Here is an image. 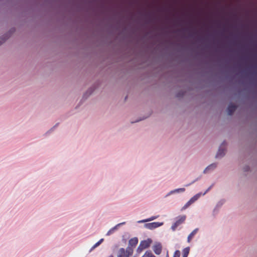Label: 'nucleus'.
<instances>
[{
    "label": "nucleus",
    "instance_id": "13",
    "mask_svg": "<svg viewBox=\"0 0 257 257\" xmlns=\"http://www.w3.org/2000/svg\"><path fill=\"white\" fill-rule=\"evenodd\" d=\"M124 224V222H123V223H119V224H118L116 226H115L114 227H113V228H111V229H110V230H109L107 232L106 235H110V234H111L113 232L114 230V229H115L116 228V227H117V226H119V225H121V224Z\"/></svg>",
    "mask_w": 257,
    "mask_h": 257
},
{
    "label": "nucleus",
    "instance_id": "15",
    "mask_svg": "<svg viewBox=\"0 0 257 257\" xmlns=\"http://www.w3.org/2000/svg\"><path fill=\"white\" fill-rule=\"evenodd\" d=\"M180 251L179 250H177L175 251L173 257H180Z\"/></svg>",
    "mask_w": 257,
    "mask_h": 257
},
{
    "label": "nucleus",
    "instance_id": "10",
    "mask_svg": "<svg viewBox=\"0 0 257 257\" xmlns=\"http://www.w3.org/2000/svg\"><path fill=\"white\" fill-rule=\"evenodd\" d=\"M142 257H156L151 251H147Z\"/></svg>",
    "mask_w": 257,
    "mask_h": 257
},
{
    "label": "nucleus",
    "instance_id": "18",
    "mask_svg": "<svg viewBox=\"0 0 257 257\" xmlns=\"http://www.w3.org/2000/svg\"><path fill=\"white\" fill-rule=\"evenodd\" d=\"M192 203H189V201L185 204V205L184 206V208H186L188 206H189L190 205H191Z\"/></svg>",
    "mask_w": 257,
    "mask_h": 257
},
{
    "label": "nucleus",
    "instance_id": "23",
    "mask_svg": "<svg viewBox=\"0 0 257 257\" xmlns=\"http://www.w3.org/2000/svg\"><path fill=\"white\" fill-rule=\"evenodd\" d=\"M182 257H187V256H184V255H183V256H182Z\"/></svg>",
    "mask_w": 257,
    "mask_h": 257
},
{
    "label": "nucleus",
    "instance_id": "21",
    "mask_svg": "<svg viewBox=\"0 0 257 257\" xmlns=\"http://www.w3.org/2000/svg\"><path fill=\"white\" fill-rule=\"evenodd\" d=\"M5 41V40H3V42H0V45Z\"/></svg>",
    "mask_w": 257,
    "mask_h": 257
},
{
    "label": "nucleus",
    "instance_id": "20",
    "mask_svg": "<svg viewBox=\"0 0 257 257\" xmlns=\"http://www.w3.org/2000/svg\"><path fill=\"white\" fill-rule=\"evenodd\" d=\"M166 257H169V253H168V251H167V254H166Z\"/></svg>",
    "mask_w": 257,
    "mask_h": 257
},
{
    "label": "nucleus",
    "instance_id": "2",
    "mask_svg": "<svg viewBox=\"0 0 257 257\" xmlns=\"http://www.w3.org/2000/svg\"><path fill=\"white\" fill-rule=\"evenodd\" d=\"M186 219V216L183 215L181 216H179L177 218L176 222L172 225L171 228L173 231H175L177 227L179 226L180 224L183 223Z\"/></svg>",
    "mask_w": 257,
    "mask_h": 257
},
{
    "label": "nucleus",
    "instance_id": "19",
    "mask_svg": "<svg viewBox=\"0 0 257 257\" xmlns=\"http://www.w3.org/2000/svg\"><path fill=\"white\" fill-rule=\"evenodd\" d=\"M210 188H211V187H209V188L206 190V191L204 193V194H205L207 192H208V191L210 190Z\"/></svg>",
    "mask_w": 257,
    "mask_h": 257
},
{
    "label": "nucleus",
    "instance_id": "8",
    "mask_svg": "<svg viewBox=\"0 0 257 257\" xmlns=\"http://www.w3.org/2000/svg\"><path fill=\"white\" fill-rule=\"evenodd\" d=\"M198 228L195 229L194 230L192 231V232L188 235L187 238V241L188 242H190L192 239V238L194 237V236L196 234V233L198 231Z\"/></svg>",
    "mask_w": 257,
    "mask_h": 257
},
{
    "label": "nucleus",
    "instance_id": "12",
    "mask_svg": "<svg viewBox=\"0 0 257 257\" xmlns=\"http://www.w3.org/2000/svg\"><path fill=\"white\" fill-rule=\"evenodd\" d=\"M216 167V164H212L211 165H210V166H208L204 171V173H207L208 172V170L209 169H214L215 168V167Z\"/></svg>",
    "mask_w": 257,
    "mask_h": 257
},
{
    "label": "nucleus",
    "instance_id": "6",
    "mask_svg": "<svg viewBox=\"0 0 257 257\" xmlns=\"http://www.w3.org/2000/svg\"><path fill=\"white\" fill-rule=\"evenodd\" d=\"M236 109V106L233 104H230L228 105L227 108L228 114L229 115H232V114L235 111Z\"/></svg>",
    "mask_w": 257,
    "mask_h": 257
},
{
    "label": "nucleus",
    "instance_id": "14",
    "mask_svg": "<svg viewBox=\"0 0 257 257\" xmlns=\"http://www.w3.org/2000/svg\"><path fill=\"white\" fill-rule=\"evenodd\" d=\"M157 218V216H153V217H151V218H150L149 219L143 220H142V221H139V222H148V221L153 220L156 219Z\"/></svg>",
    "mask_w": 257,
    "mask_h": 257
},
{
    "label": "nucleus",
    "instance_id": "17",
    "mask_svg": "<svg viewBox=\"0 0 257 257\" xmlns=\"http://www.w3.org/2000/svg\"><path fill=\"white\" fill-rule=\"evenodd\" d=\"M185 190V188H179V189H177L176 190H175L174 191V192H184Z\"/></svg>",
    "mask_w": 257,
    "mask_h": 257
},
{
    "label": "nucleus",
    "instance_id": "5",
    "mask_svg": "<svg viewBox=\"0 0 257 257\" xmlns=\"http://www.w3.org/2000/svg\"><path fill=\"white\" fill-rule=\"evenodd\" d=\"M153 249L155 254L159 255L161 254L162 250V246L160 243H156L153 247Z\"/></svg>",
    "mask_w": 257,
    "mask_h": 257
},
{
    "label": "nucleus",
    "instance_id": "7",
    "mask_svg": "<svg viewBox=\"0 0 257 257\" xmlns=\"http://www.w3.org/2000/svg\"><path fill=\"white\" fill-rule=\"evenodd\" d=\"M138 243V239L137 237H134L129 240V245L132 246H135Z\"/></svg>",
    "mask_w": 257,
    "mask_h": 257
},
{
    "label": "nucleus",
    "instance_id": "3",
    "mask_svg": "<svg viewBox=\"0 0 257 257\" xmlns=\"http://www.w3.org/2000/svg\"><path fill=\"white\" fill-rule=\"evenodd\" d=\"M163 224V223L162 222H154L146 224L145 226L147 228L152 229L162 225Z\"/></svg>",
    "mask_w": 257,
    "mask_h": 257
},
{
    "label": "nucleus",
    "instance_id": "11",
    "mask_svg": "<svg viewBox=\"0 0 257 257\" xmlns=\"http://www.w3.org/2000/svg\"><path fill=\"white\" fill-rule=\"evenodd\" d=\"M189 251H190L189 247L185 248L183 250V255L187 257L189 253Z\"/></svg>",
    "mask_w": 257,
    "mask_h": 257
},
{
    "label": "nucleus",
    "instance_id": "9",
    "mask_svg": "<svg viewBox=\"0 0 257 257\" xmlns=\"http://www.w3.org/2000/svg\"><path fill=\"white\" fill-rule=\"evenodd\" d=\"M200 194H198L193 196L192 198H191L190 200L189 201V203H193L195 201H196L200 197Z\"/></svg>",
    "mask_w": 257,
    "mask_h": 257
},
{
    "label": "nucleus",
    "instance_id": "1",
    "mask_svg": "<svg viewBox=\"0 0 257 257\" xmlns=\"http://www.w3.org/2000/svg\"><path fill=\"white\" fill-rule=\"evenodd\" d=\"M152 242V240L150 238L141 241L137 248V252L140 253L142 252L144 249L148 248L150 246Z\"/></svg>",
    "mask_w": 257,
    "mask_h": 257
},
{
    "label": "nucleus",
    "instance_id": "22",
    "mask_svg": "<svg viewBox=\"0 0 257 257\" xmlns=\"http://www.w3.org/2000/svg\"><path fill=\"white\" fill-rule=\"evenodd\" d=\"M108 257H113V256L112 255H110V256H109Z\"/></svg>",
    "mask_w": 257,
    "mask_h": 257
},
{
    "label": "nucleus",
    "instance_id": "16",
    "mask_svg": "<svg viewBox=\"0 0 257 257\" xmlns=\"http://www.w3.org/2000/svg\"><path fill=\"white\" fill-rule=\"evenodd\" d=\"M103 241V239H100L97 242H96L94 245V246H93V248H95L97 246H98L99 244H100V243H101V242Z\"/></svg>",
    "mask_w": 257,
    "mask_h": 257
},
{
    "label": "nucleus",
    "instance_id": "4",
    "mask_svg": "<svg viewBox=\"0 0 257 257\" xmlns=\"http://www.w3.org/2000/svg\"><path fill=\"white\" fill-rule=\"evenodd\" d=\"M225 142H223L221 146L219 147L218 151L216 154V158L222 157L225 155V149L223 148V146H225Z\"/></svg>",
    "mask_w": 257,
    "mask_h": 257
}]
</instances>
